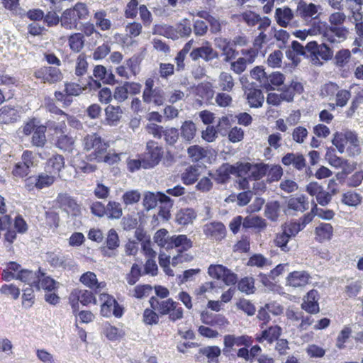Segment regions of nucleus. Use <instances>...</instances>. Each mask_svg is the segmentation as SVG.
<instances>
[{
    "instance_id": "nucleus-30",
    "label": "nucleus",
    "mask_w": 363,
    "mask_h": 363,
    "mask_svg": "<svg viewBox=\"0 0 363 363\" xmlns=\"http://www.w3.org/2000/svg\"><path fill=\"white\" fill-rule=\"evenodd\" d=\"M57 178V177L55 174L48 172L45 169L44 172L39 173L36 176L35 184L37 185V189H43L44 188L50 187L54 184Z\"/></svg>"
},
{
    "instance_id": "nucleus-45",
    "label": "nucleus",
    "mask_w": 363,
    "mask_h": 363,
    "mask_svg": "<svg viewBox=\"0 0 363 363\" xmlns=\"http://www.w3.org/2000/svg\"><path fill=\"white\" fill-rule=\"evenodd\" d=\"M46 127L44 125H38L33 132L32 137V143L36 147H43L46 143Z\"/></svg>"
},
{
    "instance_id": "nucleus-59",
    "label": "nucleus",
    "mask_w": 363,
    "mask_h": 363,
    "mask_svg": "<svg viewBox=\"0 0 363 363\" xmlns=\"http://www.w3.org/2000/svg\"><path fill=\"white\" fill-rule=\"evenodd\" d=\"M280 204L278 201H272L266 205L265 215L272 220H276L279 214Z\"/></svg>"
},
{
    "instance_id": "nucleus-54",
    "label": "nucleus",
    "mask_w": 363,
    "mask_h": 363,
    "mask_svg": "<svg viewBox=\"0 0 363 363\" xmlns=\"http://www.w3.org/2000/svg\"><path fill=\"white\" fill-rule=\"evenodd\" d=\"M338 89L339 86L337 84L329 82L322 86L320 94L323 98H326L329 100H331L334 99Z\"/></svg>"
},
{
    "instance_id": "nucleus-17",
    "label": "nucleus",
    "mask_w": 363,
    "mask_h": 363,
    "mask_svg": "<svg viewBox=\"0 0 363 363\" xmlns=\"http://www.w3.org/2000/svg\"><path fill=\"white\" fill-rule=\"evenodd\" d=\"M40 272V269L35 272L23 269L18 274L17 280H20L28 286H33L36 291H40V286L39 285Z\"/></svg>"
},
{
    "instance_id": "nucleus-27",
    "label": "nucleus",
    "mask_w": 363,
    "mask_h": 363,
    "mask_svg": "<svg viewBox=\"0 0 363 363\" xmlns=\"http://www.w3.org/2000/svg\"><path fill=\"white\" fill-rule=\"evenodd\" d=\"M93 75L96 79L103 82L104 84H113L115 83V76L111 70H108L103 65H96L93 70Z\"/></svg>"
},
{
    "instance_id": "nucleus-49",
    "label": "nucleus",
    "mask_w": 363,
    "mask_h": 363,
    "mask_svg": "<svg viewBox=\"0 0 363 363\" xmlns=\"http://www.w3.org/2000/svg\"><path fill=\"white\" fill-rule=\"evenodd\" d=\"M265 226L264 220L257 216H247L243 219L242 227L245 228H263Z\"/></svg>"
},
{
    "instance_id": "nucleus-58",
    "label": "nucleus",
    "mask_w": 363,
    "mask_h": 363,
    "mask_svg": "<svg viewBox=\"0 0 363 363\" xmlns=\"http://www.w3.org/2000/svg\"><path fill=\"white\" fill-rule=\"evenodd\" d=\"M20 292V289L13 284H4L0 288V293L1 294L11 296L14 300L18 298Z\"/></svg>"
},
{
    "instance_id": "nucleus-32",
    "label": "nucleus",
    "mask_w": 363,
    "mask_h": 363,
    "mask_svg": "<svg viewBox=\"0 0 363 363\" xmlns=\"http://www.w3.org/2000/svg\"><path fill=\"white\" fill-rule=\"evenodd\" d=\"M196 218V213L193 208H186L180 209L176 214V222L182 225L191 223Z\"/></svg>"
},
{
    "instance_id": "nucleus-3",
    "label": "nucleus",
    "mask_w": 363,
    "mask_h": 363,
    "mask_svg": "<svg viewBox=\"0 0 363 363\" xmlns=\"http://www.w3.org/2000/svg\"><path fill=\"white\" fill-rule=\"evenodd\" d=\"M151 308L158 312L161 315H169L170 320L175 322L183 318V308L178 307L179 303L172 298L160 301L155 297L149 300Z\"/></svg>"
},
{
    "instance_id": "nucleus-12",
    "label": "nucleus",
    "mask_w": 363,
    "mask_h": 363,
    "mask_svg": "<svg viewBox=\"0 0 363 363\" xmlns=\"http://www.w3.org/2000/svg\"><path fill=\"white\" fill-rule=\"evenodd\" d=\"M204 235L209 239L219 241L226 235V228L221 222H210L203 226Z\"/></svg>"
},
{
    "instance_id": "nucleus-19",
    "label": "nucleus",
    "mask_w": 363,
    "mask_h": 363,
    "mask_svg": "<svg viewBox=\"0 0 363 363\" xmlns=\"http://www.w3.org/2000/svg\"><path fill=\"white\" fill-rule=\"evenodd\" d=\"M310 275L305 271L291 272L286 278V284L296 288L306 286L309 281Z\"/></svg>"
},
{
    "instance_id": "nucleus-61",
    "label": "nucleus",
    "mask_w": 363,
    "mask_h": 363,
    "mask_svg": "<svg viewBox=\"0 0 363 363\" xmlns=\"http://www.w3.org/2000/svg\"><path fill=\"white\" fill-rule=\"evenodd\" d=\"M352 333V329L350 326H345L338 334L336 340V347L342 350L345 347V343L349 339Z\"/></svg>"
},
{
    "instance_id": "nucleus-36",
    "label": "nucleus",
    "mask_w": 363,
    "mask_h": 363,
    "mask_svg": "<svg viewBox=\"0 0 363 363\" xmlns=\"http://www.w3.org/2000/svg\"><path fill=\"white\" fill-rule=\"evenodd\" d=\"M106 17L107 13L104 10L97 11L94 15L96 26L103 31L108 30L111 28V21Z\"/></svg>"
},
{
    "instance_id": "nucleus-4",
    "label": "nucleus",
    "mask_w": 363,
    "mask_h": 363,
    "mask_svg": "<svg viewBox=\"0 0 363 363\" xmlns=\"http://www.w3.org/2000/svg\"><path fill=\"white\" fill-rule=\"evenodd\" d=\"M82 145L85 150H92L88 155V160L96 162L102 160L101 154L106 153L108 147V145L96 133L88 134L84 136L82 140Z\"/></svg>"
},
{
    "instance_id": "nucleus-63",
    "label": "nucleus",
    "mask_w": 363,
    "mask_h": 363,
    "mask_svg": "<svg viewBox=\"0 0 363 363\" xmlns=\"http://www.w3.org/2000/svg\"><path fill=\"white\" fill-rule=\"evenodd\" d=\"M351 57V52L347 49L339 50L335 55V63L337 67H342L348 62Z\"/></svg>"
},
{
    "instance_id": "nucleus-24",
    "label": "nucleus",
    "mask_w": 363,
    "mask_h": 363,
    "mask_svg": "<svg viewBox=\"0 0 363 363\" xmlns=\"http://www.w3.org/2000/svg\"><path fill=\"white\" fill-rule=\"evenodd\" d=\"M80 281L86 286L94 290L95 293H99L105 286L104 282H99L96 275L91 272L84 273L80 279Z\"/></svg>"
},
{
    "instance_id": "nucleus-47",
    "label": "nucleus",
    "mask_w": 363,
    "mask_h": 363,
    "mask_svg": "<svg viewBox=\"0 0 363 363\" xmlns=\"http://www.w3.org/2000/svg\"><path fill=\"white\" fill-rule=\"evenodd\" d=\"M269 170V164L257 163L251 164V179L259 180L265 176Z\"/></svg>"
},
{
    "instance_id": "nucleus-6",
    "label": "nucleus",
    "mask_w": 363,
    "mask_h": 363,
    "mask_svg": "<svg viewBox=\"0 0 363 363\" xmlns=\"http://www.w3.org/2000/svg\"><path fill=\"white\" fill-rule=\"evenodd\" d=\"M322 7L319 4L300 0L296 6V12L303 25H309L313 20H318L321 13Z\"/></svg>"
},
{
    "instance_id": "nucleus-53",
    "label": "nucleus",
    "mask_w": 363,
    "mask_h": 363,
    "mask_svg": "<svg viewBox=\"0 0 363 363\" xmlns=\"http://www.w3.org/2000/svg\"><path fill=\"white\" fill-rule=\"evenodd\" d=\"M199 352L207 357L209 362L217 363V358L220 354V349L218 346H208L199 350Z\"/></svg>"
},
{
    "instance_id": "nucleus-10",
    "label": "nucleus",
    "mask_w": 363,
    "mask_h": 363,
    "mask_svg": "<svg viewBox=\"0 0 363 363\" xmlns=\"http://www.w3.org/2000/svg\"><path fill=\"white\" fill-rule=\"evenodd\" d=\"M253 343L252 337L247 335L241 336H235V335H226L223 338L224 348L223 350V354L228 355L233 350L234 346L250 347Z\"/></svg>"
},
{
    "instance_id": "nucleus-40",
    "label": "nucleus",
    "mask_w": 363,
    "mask_h": 363,
    "mask_svg": "<svg viewBox=\"0 0 363 363\" xmlns=\"http://www.w3.org/2000/svg\"><path fill=\"white\" fill-rule=\"evenodd\" d=\"M69 48L74 52H79L84 46V37L81 33H75L68 38Z\"/></svg>"
},
{
    "instance_id": "nucleus-28",
    "label": "nucleus",
    "mask_w": 363,
    "mask_h": 363,
    "mask_svg": "<svg viewBox=\"0 0 363 363\" xmlns=\"http://www.w3.org/2000/svg\"><path fill=\"white\" fill-rule=\"evenodd\" d=\"M19 118L18 111L14 107L4 106L0 108V123L9 124L17 121Z\"/></svg>"
},
{
    "instance_id": "nucleus-8",
    "label": "nucleus",
    "mask_w": 363,
    "mask_h": 363,
    "mask_svg": "<svg viewBox=\"0 0 363 363\" xmlns=\"http://www.w3.org/2000/svg\"><path fill=\"white\" fill-rule=\"evenodd\" d=\"M100 300L102 301L101 306V314L104 317L114 315L121 318L123 314V308L118 304L116 299L105 293L100 294Z\"/></svg>"
},
{
    "instance_id": "nucleus-57",
    "label": "nucleus",
    "mask_w": 363,
    "mask_h": 363,
    "mask_svg": "<svg viewBox=\"0 0 363 363\" xmlns=\"http://www.w3.org/2000/svg\"><path fill=\"white\" fill-rule=\"evenodd\" d=\"M69 10L78 21L86 19L89 14V9L84 3L76 4L75 6L72 9H69Z\"/></svg>"
},
{
    "instance_id": "nucleus-55",
    "label": "nucleus",
    "mask_w": 363,
    "mask_h": 363,
    "mask_svg": "<svg viewBox=\"0 0 363 363\" xmlns=\"http://www.w3.org/2000/svg\"><path fill=\"white\" fill-rule=\"evenodd\" d=\"M34 289L30 286L23 289L22 304L26 308H30L35 302Z\"/></svg>"
},
{
    "instance_id": "nucleus-62",
    "label": "nucleus",
    "mask_w": 363,
    "mask_h": 363,
    "mask_svg": "<svg viewBox=\"0 0 363 363\" xmlns=\"http://www.w3.org/2000/svg\"><path fill=\"white\" fill-rule=\"evenodd\" d=\"M309 24L310 28H308V32L310 35H317L325 33L326 23L320 20H313Z\"/></svg>"
},
{
    "instance_id": "nucleus-26",
    "label": "nucleus",
    "mask_w": 363,
    "mask_h": 363,
    "mask_svg": "<svg viewBox=\"0 0 363 363\" xmlns=\"http://www.w3.org/2000/svg\"><path fill=\"white\" fill-rule=\"evenodd\" d=\"M349 19L354 25L355 33L359 38L363 39V16L361 12V7L351 9Z\"/></svg>"
},
{
    "instance_id": "nucleus-29",
    "label": "nucleus",
    "mask_w": 363,
    "mask_h": 363,
    "mask_svg": "<svg viewBox=\"0 0 363 363\" xmlns=\"http://www.w3.org/2000/svg\"><path fill=\"white\" fill-rule=\"evenodd\" d=\"M201 174L200 167L196 165L187 167L181 174V179L186 185L194 184Z\"/></svg>"
},
{
    "instance_id": "nucleus-34",
    "label": "nucleus",
    "mask_w": 363,
    "mask_h": 363,
    "mask_svg": "<svg viewBox=\"0 0 363 363\" xmlns=\"http://www.w3.org/2000/svg\"><path fill=\"white\" fill-rule=\"evenodd\" d=\"M325 159L331 166L335 168H342L346 170L349 167L348 160L335 155V149L333 148L328 150L325 154Z\"/></svg>"
},
{
    "instance_id": "nucleus-14",
    "label": "nucleus",
    "mask_w": 363,
    "mask_h": 363,
    "mask_svg": "<svg viewBox=\"0 0 363 363\" xmlns=\"http://www.w3.org/2000/svg\"><path fill=\"white\" fill-rule=\"evenodd\" d=\"M47 261L55 267L71 269L74 266V260L69 255L62 253L48 252Z\"/></svg>"
},
{
    "instance_id": "nucleus-16",
    "label": "nucleus",
    "mask_w": 363,
    "mask_h": 363,
    "mask_svg": "<svg viewBox=\"0 0 363 363\" xmlns=\"http://www.w3.org/2000/svg\"><path fill=\"white\" fill-rule=\"evenodd\" d=\"M282 333V328L277 325H271L265 329L263 328L260 334L256 335V340L262 343L264 341L269 344L277 340Z\"/></svg>"
},
{
    "instance_id": "nucleus-64",
    "label": "nucleus",
    "mask_w": 363,
    "mask_h": 363,
    "mask_svg": "<svg viewBox=\"0 0 363 363\" xmlns=\"http://www.w3.org/2000/svg\"><path fill=\"white\" fill-rule=\"evenodd\" d=\"M140 194L138 190H130L123 194L122 200L126 206L133 205L140 201Z\"/></svg>"
},
{
    "instance_id": "nucleus-9",
    "label": "nucleus",
    "mask_w": 363,
    "mask_h": 363,
    "mask_svg": "<svg viewBox=\"0 0 363 363\" xmlns=\"http://www.w3.org/2000/svg\"><path fill=\"white\" fill-rule=\"evenodd\" d=\"M34 77L43 83L54 84L62 79V74L55 67H42L34 72Z\"/></svg>"
},
{
    "instance_id": "nucleus-52",
    "label": "nucleus",
    "mask_w": 363,
    "mask_h": 363,
    "mask_svg": "<svg viewBox=\"0 0 363 363\" xmlns=\"http://www.w3.org/2000/svg\"><path fill=\"white\" fill-rule=\"evenodd\" d=\"M88 69V62L86 61V56L84 53H81L78 55L76 60V65L74 69V74L77 77L84 76Z\"/></svg>"
},
{
    "instance_id": "nucleus-23",
    "label": "nucleus",
    "mask_w": 363,
    "mask_h": 363,
    "mask_svg": "<svg viewBox=\"0 0 363 363\" xmlns=\"http://www.w3.org/2000/svg\"><path fill=\"white\" fill-rule=\"evenodd\" d=\"M281 162L285 166L292 165L298 170H301L306 167V160L303 155L298 153H287L282 159Z\"/></svg>"
},
{
    "instance_id": "nucleus-31",
    "label": "nucleus",
    "mask_w": 363,
    "mask_h": 363,
    "mask_svg": "<svg viewBox=\"0 0 363 363\" xmlns=\"http://www.w3.org/2000/svg\"><path fill=\"white\" fill-rule=\"evenodd\" d=\"M56 202L61 208H63L67 211H75L78 208V205L75 199L67 193L58 194Z\"/></svg>"
},
{
    "instance_id": "nucleus-25",
    "label": "nucleus",
    "mask_w": 363,
    "mask_h": 363,
    "mask_svg": "<svg viewBox=\"0 0 363 363\" xmlns=\"http://www.w3.org/2000/svg\"><path fill=\"white\" fill-rule=\"evenodd\" d=\"M143 100L147 104H154L156 106H162L165 101L164 91L160 87H155L154 91L143 94Z\"/></svg>"
},
{
    "instance_id": "nucleus-39",
    "label": "nucleus",
    "mask_w": 363,
    "mask_h": 363,
    "mask_svg": "<svg viewBox=\"0 0 363 363\" xmlns=\"http://www.w3.org/2000/svg\"><path fill=\"white\" fill-rule=\"evenodd\" d=\"M60 21L62 27L68 30L76 29L79 21L69 9L63 12Z\"/></svg>"
},
{
    "instance_id": "nucleus-41",
    "label": "nucleus",
    "mask_w": 363,
    "mask_h": 363,
    "mask_svg": "<svg viewBox=\"0 0 363 363\" xmlns=\"http://www.w3.org/2000/svg\"><path fill=\"white\" fill-rule=\"evenodd\" d=\"M285 77L283 74L279 72L272 73L267 77V81L264 84L267 90H274L275 86H279L284 84Z\"/></svg>"
},
{
    "instance_id": "nucleus-43",
    "label": "nucleus",
    "mask_w": 363,
    "mask_h": 363,
    "mask_svg": "<svg viewBox=\"0 0 363 363\" xmlns=\"http://www.w3.org/2000/svg\"><path fill=\"white\" fill-rule=\"evenodd\" d=\"M39 278V285L40 286V289H43L48 292L55 291L59 286L58 282L50 277L45 276V274L43 272H40Z\"/></svg>"
},
{
    "instance_id": "nucleus-56",
    "label": "nucleus",
    "mask_w": 363,
    "mask_h": 363,
    "mask_svg": "<svg viewBox=\"0 0 363 363\" xmlns=\"http://www.w3.org/2000/svg\"><path fill=\"white\" fill-rule=\"evenodd\" d=\"M240 20L245 22L248 26H255L260 21V16L252 11H246L240 16Z\"/></svg>"
},
{
    "instance_id": "nucleus-42",
    "label": "nucleus",
    "mask_w": 363,
    "mask_h": 363,
    "mask_svg": "<svg viewBox=\"0 0 363 363\" xmlns=\"http://www.w3.org/2000/svg\"><path fill=\"white\" fill-rule=\"evenodd\" d=\"M189 157L194 162H197L207 157L208 150L199 145H191L187 149Z\"/></svg>"
},
{
    "instance_id": "nucleus-44",
    "label": "nucleus",
    "mask_w": 363,
    "mask_h": 363,
    "mask_svg": "<svg viewBox=\"0 0 363 363\" xmlns=\"http://www.w3.org/2000/svg\"><path fill=\"white\" fill-rule=\"evenodd\" d=\"M106 119L111 123L117 122L122 116L123 111L119 106L108 105L105 108Z\"/></svg>"
},
{
    "instance_id": "nucleus-5",
    "label": "nucleus",
    "mask_w": 363,
    "mask_h": 363,
    "mask_svg": "<svg viewBox=\"0 0 363 363\" xmlns=\"http://www.w3.org/2000/svg\"><path fill=\"white\" fill-rule=\"evenodd\" d=\"M274 18L281 28H296L302 26V21L298 18L296 11L287 6L277 8Z\"/></svg>"
},
{
    "instance_id": "nucleus-46",
    "label": "nucleus",
    "mask_w": 363,
    "mask_h": 363,
    "mask_svg": "<svg viewBox=\"0 0 363 363\" xmlns=\"http://www.w3.org/2000/svg\"><path fill=\"white\" fill-rule=\"evenodd\" d=\"M106 211V215L111 219H119L123 215L121 205L116 201H109Z\"/></svg>"
},
{
    "instance_id": "nucleus-22",
    "label": "nucleus",
    "mask_w": 363,
    "mask_h": 363,
    "mask_svg": "<svg viewBox=\"0 0 363 363\" xmlns=\"http://www.w3.org/2000/svg\"><path fill=\"white\" fill-rule=\"evenodd\" d=\"M146 157L149 160L150 165L153 167L159 163L162 157V148L155 141L150 140L147 143Z\"/></svg>"
},
{
    "instance_id": "nucleus-21",
    "label": "nucleus",
    "mask_w": 363,
    "mask_h": 363,
    "mask_svg": "<svg viewBox=\"0 0 363 363\" xmlns=\"http://www.w3.org/2000/svg\"><path fill=\"white\" fill-rule=\"evenodd\" d=\"M245 94L246 96L247 103L251 108H257L262 106L264 101V97L260 89L249 88L245 91Z\"/></svg>"
},
{
    "instance_id": "nucleus-38",
    "label": "nucleus",
    "mask_w": 363,
    "mask_h": 363,
    "mask_svg": "<svg viewBox=\"0 0 363 363\" xmlns=\"http://www.w3.org/2000/svg\"><path fill=\"white\" fill-rule=\"evenodd\" d=\"M196 127L191 121H186L181 127V137L187 143H190L195 137Z\"/></svg>"
},
{
    "instance_id": "nucleus-13",
    "label": "nucleus",
    "mask_w": 363,
    "mask_h": 363,
    "mask_svg": "<svg viewBox=\"0 0 363 363\" xmlns=\"http://www.w3.org/2000/svg\"><path fill=\"white\" fill-rule=\"evenodd\" d=\"M55 130L57 134L60 133V135L57 136V139L55 143L56 146L64 151L72 150L74 141L72 137L65 134V123L64 122L60 123L58 125L55 126Z\"/></svg>"
},
{
    "instance_id": "nucleus-50",
    "label": "nucleus",
    "mask_w": 363,
    "mask_h": 363,
    "mask_svg": "<svg viewBox=\"0 0 363 363\" xmlns=\"http://www.w3.org/2000/svg\"><path fill=\"white\" fill-rule=\"evenodd\" d=\"M218 177L216 178L220 182H225L229 178L230 174H235V167L229 164H223L216 171Z\"/></svg>"
},
{
    "instance_id": "nucleus-1",
    "label": "nucleus",
    "mask_w": 363,
    "mask_h": 363,
    "mask_svg": "<svg viewBox=\"0 0 363 363\" xmlns=\"http://www.w3.org/2000/svg\"><path fill=\"white\" fill-rule=\"evenodd\" d=\"M154 241L160 247L167 250L173 248L178 249L179 253L172 259V264L173 265L179 262H189L193 258V257L189 254H182L183 252L192 247V242L186 235L169 236V232L166 229L162 228L155 233Z\"/></svg>"
},
{
    "instance_id": "nucleus-60",
    "label": "nucleus",
    "mask_w": 363,
    "mask_h": 363,
    "mask_svg": "<svg viewBox=\"0 0 363 363\" xmlns=\"http://www.w3.org/2000/svg\"><path fill=\"white\" fill-rule=\"evenodd\" d=\"M255 282L252 277H245L238 284V289L247 294H252L255 291Z\"/></svg>"
},
{
    "instance_id": "nucleus-33",
    "label": "nucleus",
    "mask_w": 363,
    "mask_h": 363,
    "mask_svg": "<svg viewBox=\"0 0 363 363\" xmlns=\"http://www.w3.org/2000/svg\"><path fill=\"white\" fill-rule=\"evenodd\" d=\"M333 233V228L330 223H321L315 229V239L320 242L330 240Z\"/></svg>"
},
{
    "instance_id": "nucleus-48",
    "label": "nucleus",
    "mask_w": 363,
    "mask_h": 363,
    "mask_svg": "<svg viewBox=\"0 0 363 363\" xmlns=\"http://www.w3.org/2000/svg\"><path fill=\"white\" fill-rule=\"evenodd\" d=\"M362 197L358 193L354 191H347L343 194L342 202L348 206H357L362 202Z\"/></svg>"
},
{
    "instance_id": "nucleus-20",
    "label": "nucleus",
    "mask_w": 363,
    "mask_h": 363,
    "mask_svg": "<svg viewBox=\"0 0 363 363\" xmlns=\"http://www.w3.org/2000/svg\"><path fill=\"white\" fill-rule=\"evenodd\" d=\"M65 167V158L59 154L52 155L46 162L45 169L55 174L57 177L60 176V172Z\"/></svg>"
},
{
    "instance_id": "nucleus-51",
    "label": "nucleus",
    "mask_w": 363,
    "mask_h": 363,
    "mask_svg": "<svg viewBox=\"0 0 363 363\" xmlns=\"http://www.w3.org/2000/svg\"><path fill=\"white\" fill-rule=\"evenodd\" d=\"M218 84L223 91H230L234 86V82L230 74L223 72L218 78Z\"/></svg>"
},
{
    "instance_id": "nucleus-2",
    "label": "nucleus",
    "mask_w": 363,
    "mask_h": 363,
    "mask_svg": "<svg viewBox=\"0 0 363 363\" xmlns=\"http://www.w3.org/2000/svg\"><path fill=\"white\" fill-rule=\"evenodd\" d=\"M332 143L340 154L346 152L350 157L360 154V144L357 135L351 130L337 132L333 137Z\"/></svg>"
},
{
    "instance_id": "nucleus-7",
    "label": "nucleus",
    "mask_w": 363,
    "mask_h": 363,
    "mask_svg": "<svg viewBox=\"0 0 363 363\" xmlns=\"http://www.w3.org/2000/svg\"><path fill=\"white\" fill-rule=\"evenodd\" d=\"M309 59L315 65L320 64V60L328 61L333 58V51L325 43L318 44L316 41L308 43Z\"/></svg>"
},
{
    "instance_id": "nucleus-18",
    "label": "nucleus",
    "mask_w": 363,
    "mask_h": 363,
    "mask_svg": "<svg viewBox=\"0 0 363 363\" xmlns=\"http://www.w3.org/2000/svg\"><path fill=\"white\" fill-rule=\"evenodd\" d=\"M105 243L106 247L102 250L103 255L111 257L115 255L114 251L120 245L119 237L115 229L111 228L108 231Z\"/></svg>"
},
{
    "instance_id": "nucleus-11",
    "label": "nucleus",
    "mask_w": 363,
    "mask_h": 363,
    "mask_svg": "<svg viewBox=\"0 0 363 363\" xmlns=\"http://www.w3.org/2000/svg\"><path fill=\"white\" fill-rule=\"evenodd\" d=\"M190 57L194 61L201 58L205 62H209L215 59H218V53L212 48V45L208 41H205L201 47L194 48L191 50Z\"/></svg>"
},
{
    "instance_id": "nucleus-35",
    "label": "nucleus",
    "mask_w": 363,
    "mask_h": 363,
    "mask_svg": "<svg viewBox=\"0 0 363 363\" xmlns=\"http://www.w3.org/2000/svg\"><path fill=\"white\" fill-rule=\"evenodd\" d=\"M288 207L296 211L303 212L309 208L308 198L304 195L291 198L288 202Z\"/></svg>"
},
{
    "instance_id": "nucleus-15",
    "label": "nucleus",
    "mask_w": 363,
    "mask_h": 363,
    "mask_svg": "<svg viewBox=\"0 0 363 363\" xmlns=\"http://www.w3.org/2000/svg\"><path fill=\"white\" fill-rule=\"evenodd\" d=\"M71 296L77 299V302L75 303L74 301H72V308H73L74 313L78 310V301L84 306H87L89 303H96V299L93 293L86 289L74 290L72 293Z\"/></svg>"
},
{
    "instance_id": "nucleus-37",
    "label": "nucleus",
    "mask_w": 363,
    "mask_h": 363,
    "mask_svg": "<svg viewBox=\"0 0 363 363\" xmlns=\"http://www.w3.org/2000/svg\"><path fill=\"white\" fill-rule=\"evenodd\" d=\"M330 32L334 35H332L328 33L325 35V36L327 38V40L329 42L335 43L336 42L335 37H337L339 40H345L349 34V29L345 26L330 27Z\"/></svg>"
}]
</instances>
